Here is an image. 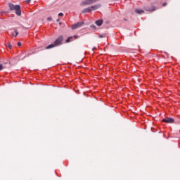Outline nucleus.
<instances>
[{"instance_id":"obj_1","label":"nucleus","mask_w":180,"mask_h":180,"mask_svg":"<svg viewBox=\"0 0 180 180\" xmlns=\"http://www.w3.org/2000/svg\"><path fill=\"white\" fill-rule=\"evenodd\" d=\"M8 8L10 11H15V13L18 16H20L22 15V11H20V5H14L12 3L8 4Z\"/></svg>"},{"instance_id":"obj_2","label":"nucleus","mask_w":180,"mask_h":180,"mask_svg":"<svg viewBox=\"0 0 180 180\" xmlns=\"http://www.w3.org/2000/svg\"><path fill=\"white\" fill-rule=\"evenodd\" d=\"M63 36L59 37L55 41L54 44H50L48 46H46L45 49L46 50H49V49H53V47H56V46H60L63 43Z\"/></svg>"},{"instance_id":"obj_3","label":"nucleus","mask_w":180,"mask_h":180,"mask_svg":"<svg viewBox=\"0 0 180 180\" xmlns=\"http://www.w3.org/2000/svg\"><path fill=\"white\" fill-rule=\"evenodd\" d=\"M98 1L99 0H84L80 5L81 6H86V5H92V4H95V2H98Z\"/></svg>"},{"instance_id":"obj_4","label":"nucleus","mask_w":180,"mask_h":180,"mask_svg":"<svg viewBox=\"0 0 180 180\" xmlns=\"http://www.w3.org/2000/svg\"><path fill=\"white\" fill-rule=\"evenodd\" d=\"M82 25H84V22H79L75 25H72V30H74L75 29H79V27H81V26H82Z\"/></svg>"},{"instance_id":"obj_5","label":"nucleus","mask_w":180,"mask_h":180,"mask_svg":"<svg viewBox=\"0 0 180 180\" xmlns=\"http://www.w3.org/2000/svg\"><path fill=\"white\" fill-rule=\"evenodd\" d=\"M90 9V12H92L94 11H96V9H99V8H101V4H97V5H94V6H91L89 7Z\"/></svg>"},{"instance_id":"obj_6","label":"nucleus","mask_w":180,"mask_h":180,"mask_svg":"<svg viewBox=\"0 0 180 180\" xmlns=\"http://www.w3.org/2000/svg\"><path fill=\"white\" fill-rule=\"evenodd\" d=\"M162 122H164L165 123H174L175 120L173 118L167 117L163 119Z\"/></svg>"},{"instance_id":"obj_7","label":"nucleus","mask_w":180,"mask_h":180,"mask_svg":"<svg viewBox=\"0 0 180 180\" xmlns=\"http://www.w3.org/2000/svg\"><path fill=\"white\" fill-rule=\"evenodd\" d=\"M103 24V20H98L96 21V25H97V26H102Z\"/></svg>"},{"instance_id":"obj_8","label":"nucleus","mask_w":180,"mask_h":180,"mask_svg":"<svg viewBox=\"0 0 180 180\" xmlns=\"http://www.w3.org/2000/svg\"><path fill=\"white\" fill-rule=\"evenodd\" d=\"M89 12H91V10H90L89 7H88L86 8H84L82 11V13H89Z\"/></svg>"},{"instance_id":"obj_9","label":"nucleus","mask_w":180,"mask_h":180,"mask_svg":"<svg viewBox=\"0 0 180 180\" xmlns=\"http://www.w3.org/2000/svg\"><path fill=\"white\" fill-rule=\"evenodd\" d=\"M18 34H19V32L16 30L14 32H11V36H15V37H16Z\"/></svg>"},{"instance_id":"obj_10","label":"nucleus","mask_w":180,"mask_h":180,"mask_svg":"<svg viewBox=\"0 0 180 180\" xmlns=\"http://www.w3.org/2000/svg\"><path fill=\"white\" fill-rule=\"evenodd\" d=\"M136 13L138 15H141V13H144V11L140 10V9H136L135 10Z\"/></svg>"},{"instance_id":"obj_11","label":"nucleus","mask_w":180,"mask_h":180,"mask_svg":"<svg viewBox=\"0 0 180 180\" xmlns=\"http://www.w3.org/2000/svg\"><path fill=\"white\" fill-rule=\"evenodd\" d=\"M24 27L25 29H30L32 27V26L30 25L25 24Z\"/></svg>"},{"instance_id":"obj_12","label":"nucleus","mask_w":180,"mask_h":180,"mask_svg":"<svg viewBox=\"0 0 180 180\" xmlns=\"http://www.w3.org/2000/svg\"><path fill=\"white\" fill-rule=\"evenodd\" d=\"M71 39H72V37H69L66 40V43H70V41H71Z\"/></svg>"},{"instance_id":"obj_13","label":"nucleus","mask_w":180,"mask_h":180,"mask_svg":"<svg viewBox=\"0 0 180 180\" xmlns=\"http://www.w3.org/2000/svg\"><path fill=\"white\" fill-rule=\"evenodd\" d=\"M7 46H8V49H10V50H11V49H12V45L11 44V43H7Z\"/></svg>"},{"instance_id":"obj_14","label":"nucleus","mask_w":180,"mask_h":180,"mask_svg":"<svg viewBox=\"0 0 180 180\" xmlns=\"http://www.w3.org/2000/svg\"><path fill=\"white\" fill-rule=\"evenodd\" d=\"M4 65L0 64V71H2V70H4Z\"/></svg>"},{"instance_id":"obj_15","label":"nucleus","mask_w":180,"mask_h":180,"mask_svg":"<svg viewBox=\"0 0 180 180\" xmlns=\"http://www.w3.org/2000/svg\"><path fill=\"white\" fill-rule=\"evenodd\" d=\"M47 20H48L49 22H51V20H53V18H52L51 17H49V18H47Z\"/></svg>"},{"instance_id":"obj_16","label":"nucleus","mask_w":180,"mask_h":180,"mask_svg":"<svg viewBox=\"0 0 180 180\" xmlns=\"http://www.w3.org/2000/svg\"><path fill=\"white\" fill-rule=\"evenodd\" d=\"M58 16H64V14H63V13H60L58 14Z\"/></svg>"},{"instance_id":"obj_17","label":"nucleus","mask_w":180,"mask_h":180,"mask_svg":"<svg viewBox=\"0 0 180 180\" xmlns=\"http://www.w3.org/2000/svg\"><path fill=\"white\" fill-rule=\"evenodd\" d=\"M167 2L163 3L162 6H167Z\"/></svg>"},{"instance_id":"obj_18","label":"nucleus","mask_w":180,"mask_h":180,"mask_svg":"<svg viewBox=\"0 0 180 180\" xmlns=\"http://www.w3.org/2000/svg\"><path fill=\"white\" fill-rule=\"evenodd\" d=\"M18 47H20V46H22V43L18 42Z\"/></svg>"},{"instance_id":"obj_19","label":"nucleus","mask_w":180,"mask_h":180,"mask_svg":"<svg viewBox=\"0 0 180 180\" xmlns=\"http://www.w3.org/2000/svg\"><path fill=\"white\" fill-rule=\"evenodd\" d=\"M90 27H94V29L96 28V27L95 25H91Z\"/></svg>"},{"instance_id":"obj_20","label":"nucleus","mask_w":180,"mask_h":180,"mask_svg":"<svg viewBox=\"0 0 180 180\" xmlns=\"http://www.w3.org/2000/svg\"><path fill=\"white\" fill-rule=\"evenodd\" d=\"M30 1H31V0H26L25 2H26L27 4H29V3L30 2Z\"/></svg>"},{"instance_id":"obj_21","label":"nucleus","mask_w":180,"mask_h":180,"mask_svg":"<svg viewBox=\"0 0 180 180\" xmlns=\"http://www.w3.org/2000/svg\"><path fill=\"white\" fill-rule=\"evenodd\" d=\"M99 39H102V38H103V35H99Z\"/></svg>"},{"instance_id":"obj_22","label":"nucleus","mask_w":180,"mask_h":180,"mask_svg":"<svg viewBox=\"0 0 180 180\" xmlns=\"http://www.w3.org/2000/svg\"><path fill=\"white\" fill-rule=\"evenodd\" d=\"M73 37H74L75 39H78V36H77V35H75Z\"/></svg>"},{"instance_id":"obj_23","label":"nucleus","mask_w":180,"mask_h":180,"mask_svg":"<svg viewBox=\"0 0 180 180\" xmlns=\"http://www.w3.org/2000/svg\"><path fill=\"white\" fill-rule=\"evenodd\" d=\"M154 11H155V7H153L152 12H154Z\"/></svg>"}]
</instances>
